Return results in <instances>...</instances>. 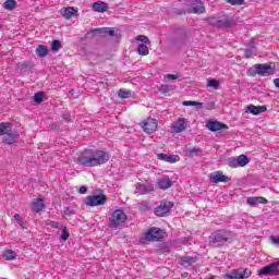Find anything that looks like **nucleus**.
Masks as SVG:
<instances>
[{"label":"nucleus","mask_w":279,"mask_h":279,"mask_svg":"<svg viewBox=\"0 0 279 279\" xmlns=\"http://www.w3.org/2000/svg\"><path fill=\"white\" fill-rule=\"evenodd\" d=\"M61 14L66 20L73 19V16H77V8H75V7L64 8V9H62Z\"/></svg>","instance_id":"a211bd4d"},{"label":"nucleus","mask_w":279,"mask_h":279,"mask_svg":"<svg viewBox=\"0 0 279 279\" xmlns=\"http://www.w3.org/2000/svg\"><path fill=\"white\" fill-rule=\"evenodd\" d=\"M246 110L247 112H251V114L258 116L263 112H267V107L250 105L247 106Z\"/></svg>","instance_id":"6ab92c4d"},{"label":"nucleus","mask_w":279,"mask_h":279,"mask_svg":"<svg viewBox=\"0 0 279 279\" xmlns=\"http://www.w3.org/2000/svg\"><path fill=\"white\" fill-rule=\"evenodd\" d=\"M108 202V196L106 194H96V195H89L86 196L83 199V204L85 206H104Z\"/></svg>","instance_id":"423d86ee"},{"label":"nucleus","mask_w":279,"mask_h":279,"mask_svg":"<svg viewBox=\"0 0 279 279\" xmlns=\"http://www.w3.org/2000/svg\"><path fill=\"white\" fill-rule=\"evenodd\" d=\"M230 177L225 175L222 171H216L210 175V182L214 184H219V182H230Z\"/></svg>","instance_id":"4468645a"},{"label":"nucleus","mask_w":279,"mask_h":279,"mask_svg":"<svg viewBox=\"0 0 279 279\" xmlns=\"http://www.w3.org/2000/svg\"><path fill=\"white\" fill-rule=\"evenodd\" d=\"M33 208L34 210H45L46 205H45V199L41 197L34 198L33 199Z\"/></svg>","instance_id":"a878e982"},{"label":"nucleus","mask_w":279,"mask_h":279,"mask_svg":"<svg viewBox=\"0 0 279 279\" xmlns=\"http://www.w3.org/2000/svg\"><path fill=\"white\" fill-rule=\"evenodd\" d=\"M269 241L270 243H272V245L279 247V235H270Z\"/></svg>","instance_id":"8fccbe9b"},{"label":"nucleus","mask_w":279,"mask_h":279,"mask_svg":"<svg viewBox=\"0 0 279 279\" xmlns=\"http://www.w3.org/2000/svg\"><path fill=\"white\" fill-rule=\"evenodd\" d=\"M172 129L175 134L184 132V130H186V120L184 118H179L177 121L172 123Z\"/></svg>","instance_id":"2eb2a0df"},{"label":"nucleus","mask_w":279,"mask_h":279,"mask_svg":"<svg viewBox=\"0 0 279 279\" xmlns=\"http://www.w3.org/2000/svg\"><path fill=\"white\" fill-rule=\"evenodd\" d=\"M206 128L210 132H219L221 130H228L229 129L228 124L219 122V121H215V120H208L206 122Z\"/></svg>","instance_id":"9b49d317"},{"label":"nucleus","mask_w":279,"mask_h":279,"mask_svg":"<svg viewBox=\"0 0 279 279\" xmlns=\"http://www.w3.org/2000/svg\"><path fill=\"white\" fill-rule=\"evenodd\" d=\"M170 208H178L175 203L169 201H161L160 205L155 207V210H169Z\"/></svg>","instance_id":"b1692460"},{"label":"nucleus","mask_w":279,"mask_h":279,"mask_svg":"<svg viewBox=\"0 0 279 279\" xmlns=\"http://www.w3.org/2000/svg\"><path fill=\"white\" fill-rule=\"evenodd\" d=\"M140 195H149V193H154V184L147 183V184H140L138 187Z\"/></svg>","instance_id":"aec40b11"},{"label":"nucleus","mask_w":279,"mask_h":279,"mask_svg":"<svg viewBox=\"0 0 279 279\" xmlns=\"http://www.w3.org/2000/svg\"><path fill=\"white\" fill-rule=\"evenodd\" d=\"M1 136L4 145H14V143H19V132L16 131L1 134Z\"/></svg>","instance_id":"f8f14e48"},{"label":"nucleus","mask_w":279,"mask_h":279,"mask_svg":"<svg viewBox=\"0 0 279 279\" xmlns=\"http://www.w3.org/2000/svg\"><path fill=\"white\" fill-rule=\"evenodd\" d=\"M70 93L72 94V93H73V89H72V90H70Z\"/></svg>","instance_id":"e2e57ef3"},{"label":"nucleus","mask_w":279,"mask_h":279,"mask_svg":"<svg viewBox=\"0 0 279 279\" xmlns=\"http://www.w3.org/2000/svg\"><path fill=\"white\" fill-rule=\"evenodd\" d=\"M118 96L121 97V99H129V97L132 96V92L125 90V89H120L118 92Z\"/></svg>","instance_id":"c03bdc74"},{"label":"nucleus","mask_w":279,"mask_h":279,"mask_svg":"<svg viewBox=\"0 0 279 279\" xmlns=\"http://www.w3.org/2000/svg\"><path fill=\"white\" fill-rule=\"evenodd\" d=\"M136 51L140 56H149V47H147V44H140Z\"/></svg>","instance_id":"c85d7f7f"},{"label":"nucleus","mask_w":279,"mask_h":279,"mask_svg":"<svg viewBox=\"0 0 279 279\" xmlns=\"http://www.w3.org/2000/svg\"><path fill=\"white\" fill-rule=\"evenodd\" d=\"M252 276V271L247 268L233 269L225 275V279H247Z\"/></svg>","instance_id":"0eeeda50"},{"label":"nucleus","mask_w":279,"mask_h":279,"mask_svg":"<svg viewBox=\"0 0 279 279\" xmlns=\"http://www.w3.org/2000/svg\"><path fill=\"white\" fill-rule=\"evenodd\" d=\"M208 25H211L213 27H216L218 29L219 25V17L210 16L206 19Z\"/></svg>","instance_id":"4c0bfd02"},{"label":"nucleus","mask_w":279,"mask_h":279,"mask_svg":"<svg viewBox=\"0 0 279 279\" xmlns=\"http://www.w3.org/2000/svg\"><path fill=\"white\" fill-rule=\"evenodd\" d=\"M157 158H158V160H163V162H170V165H173V162H178V160H180V156L167 155L165 153L158 154Z\"/></svg>","instance_id":"dca6fc26"},{"label":"nucleus","mask_w":279,"mask_h":279,"mask_svg":"<svg viewBox=\"0 0 279 279\" xmlns=\"http://www.w3.org/2000/svg\"><path fill=\"white\" fill-rule=\"evenodd\" d=\"M151 209V205L148 202H143L140 204V210H149Z\"/></svg>","instance_id":"3c124183"},{"label":"nucleus","mask_w":279,"mask_h":279,"mask_svg":"<svg viewBox=\"0 0 279 279\" xmlns=\"http://www.w3.org/2000/svg\"><path fill=\"white\" fill-rule=\"evenodd\" d=\"M178 14H186V12H184V11H180Z\"/></svg>","instance_id":"052dcab7"},{"label":"nucleus","mask_w":279,"mask_h":279,"mask_svg":"<svg viewBox=\"0 0 279 279\" xmlns=\"http://www.w3.org/2000/svg\"><path fill=\"white\" fill-rule=\"evenodd\" d=\"M14 220L19 223V226H20L23 230H27V221L23 220V218L21 217V215L15 214V215H14Z\"/></svg>","instance_id":"72a5a7b5"},{"label":"nucleus","mask_w":279,"mask_h":279,"mask_svg":"<svg viewBox=\"0 0 279 279\" xmlns=\"http://www.w3.org/2000/svg\"><path fill=\"white\" fill-rule=\"evenodd\" d=\"M235 158L238 160V167H245L246 165H250V158L245 155H240Z\"/></svg>","instance_id":"7c9ffc66"},{"label":"nucleus","mask_w":279,"mask_h":279,"mask_svg":"<svg viewBox=\"0 0 279 279\" xmlns=\"http://www.w3.org/2000/svg\"><path fill=\"white\" fill-rule=\"evenodd\" d=\"M4 10H9V12H12L16 8V0H7L3 3Z\"/></svg>","instance_id":"f704fd0d"},{"label":"nucleus","mask_w":279,"mask_h":279,"mask_svg":"<svg viewBox=\"0 0 279 279\" xmlns=\"http://www.w3.org/2000/svg\"><path fill=\"white\" fill-rule=\"evenodd\" d=\"M125 221H128V215L123 210H114L109 217V228H121Z\"/></svg>","instance_id":"20e7f679"},{"label":"nucleus","mask_w":279,"mask_h":279,"mask_svg":"<svg viewBox=\"0 0 279 279\" xmlns=\"http://www.w3.org/2000/svg\"><path fill=\"white\" fill-rule=\"evenodd\" d=\"M51 130H53L56 132V131L60 130V125L51 124Z\"/></svg>","instance_id":"4d7b16f0"},{"label":"nucleus","mask_w":279,"mask_h":279,"mask_svg":"<svg viewBox=\"0 0 279 279\" xmlns=\"http://www.w3.org/2000/svg\"><path fill=\"white\" fill-rule=\"evenodd\" d=\"M254 56V51L252 49L244 50V58H252Z\"/></svg>","instance_id":"603ef678"},{"label":"nucleus","mask_w":279,"mask_h":279,"mask_svg":"<svg viewBox=\"0 0 279 279\" xmlns=\"http://www.w3.org/2000/svg\"><path fill=\"white\" fill-rule=\"evenodd\" d=\"M62 120L63 121H66V123H70L71 122V113H65L62 116Z\"/></svg>","instance_id":"5fc2aeb1"},{"label":"nucleus","mask_w":279,"mask_h":279,"mask_svg":"<svg viewBox=\"0 0 279 279\" xmlns=\"http://www.w3.org/2000/svg\"><path fill=\"white\" fill-rule=\"evenodd\" d=\"M46 226H51L56 230H61L64 227V225H62L61 222L53 220H46Z\"/></svg>","instance_id":"e433bc0d"},{"label":"nucleus","mask_w":279,"mask_h":279,"mask_svg":"<svg viewBox=\"0 0 279 279\" xmlns=\"http://www.w3.org/2000/svg\"><path fill=\"white\" fill-rule=\"evenodd\" d=\"M190 12L192 14H204V12H206V8L204 7L203 2H199L198 5L193 7L192 9H190Z\"/></svg>","instance_id":"cd10ccee"},{"label":"nucleus","mask_w":279,"mask_h":279,"mask_svg":"<svg viewBox=\"0 0 279 279\" xmlns=\"http://www.w3.org/2000/svg\"><path fill=\"white\" fill-rule=\"evenodd\" d=\"M3 258H5V260H14L16 258V252L12 250L4 251Z\"/></svg>","instance_id":"c9c22d12"},{"label":"nucleus","mask_w":279,"mask_h":279,"mask_svg":"<svg viewBox=\"0 0 279 279\" xmlns=\"http://www.w3.org/2000/svg\"><path fill=\"white\" fill-rule=\"evenodd\" d=\"M87 36H114V29L110 27H100V28H93L87 32Z\"/></svg>","instance_id":"1a4fd4ad"},{"label":"nucleus","mask_w":279,"mask_h":279,"mask_svg":"<svg viewBox=\"0 0 279 279\" xmlns=\"http://www.w3.org/2000/svg\"><path fill=\"white\" fill-rule=\"evenodd\" d=\"M186 156L190 158H195V156H202L203 151L199 147H187L185 146Z\"/></svg>","instance_id":"4be33fe9"},{"label":"nucleus","mask_w":279,"mask_h":279,"mask_svg":"<svg viewBox=\"0 0 279 279\" xmlns=\"http://www.w3.org/2000/svg\"><path fill=\"white\" fill-rule=\"evenodd\" d=\"M234 25H236V22L228 15L218 17V29H230V27H234Z\"/></svg>","instance_id":"9d476101"},{"label":"nucleus","mask_w":279,"mask_h":279,"mask_svg":"<svg viewBox=\"0 0 279 279\" xmlns=\"http://www.w3.org/2000/svg\"><path fill=\"white\" fill-rule=\"evenodd\" d=\"M193 263H195V258H193V257H182L181 258V265H183V266L191 267V265H193Z\"/></svg>","instance_id":"ea45409f"},{"label":"nucleus","mask_w":279,"mask_h":279,"mask_svg":"<svg viewBox=\"0 0 279 279\" xmlns=\"http://www.w3.org/2000/svg\"><path fill=\"white\" fill-rule=\"evenodd\" d=\"M189 241H191V238H183L181 240V243H189Z\"/></svg>","instance_id":"13d9d810"},{"label":"nucleus","mask_w":279,"mask_h":279,"mask_svg":"<svg viewBox=\"0 0 279 279\" xmlns=\"http://www.w3.org/2000/svg\"><path fill=\"white\" fill-rule=\"evenodd\" d=\"M157 184L161 191H167V189H171L173 186L171 179H159Z\"/></svg>","instance_id":"5701e85b"},{"label":"nucleus","mask_w":279,"mask_h":279,"mask_svg":"<svg viewBox=\"0 0 279 279\" xmlns=\"http://www.w3.org/2000/svg\"><path fill=\"white\" fill-rule=\"evenodd\" d=\"M12 128L13 125L11 122H1V134H10V132H14Z\"/></svg>","instance_id":"c756f323"},{"label":"nucleus","mask_w":279,"mask_h":279,"mask_svg":"<svg viewBox=\"0 0 279 279\" xmlns=\"http://www.w3.org/2000/svg\"><path fill=\"white\" fill-rule=\"evenodd\" d=\"M183 106H196L197 110H202L204 108V102H197L195 100H184L182 102Z\"/></svg>","instance_id":"473e14b6"},{"label":"nucleus","mask_w":279,"mask_h":279,"mask_svg":"<svg viewBox=\"0 0 279 279\" xmlns=\"http://www.w3.org/2000/svg\"><path fill=\"white\" fill-rule=\"evenodd\" d=\"M169 213H171L170 210H155V215H157V217H169Z\"/></svg>","instance_id":"09e8293b"},{"label":"nucleus","mask_w":279,"mask_h":279,"mask_svg":"<svg viewBox=\"0 0 279 279\" xmlns=\"http://www.w3.org/2000/svg\"><path fill=\"white\" fill-rule=\"evenodd\" d=\"M65 210H69V207H66Z\"/></svg>","instance_id":"0e129e2a"},{"label":"nucleus","mask_w":279,"mask_h":279,"mask_svg":"<svg viewBox=\"0 0 279 279\" xmlns=\"http://www.w3.org/2000/svg\"><path fill=\"white\" fill-rule=\"evenodd\" d=\"M227 163L229 167H231V169H236V167H239V162L236 157H230L227 159Z\"/></svg>","instance_id":"79ce46f5"},{"label":"nucleus","mask_w":279,"mask_h":279,"mask_svg":"<svg viewBox=\"0 0 279 279\" xmlns=\"http://www.w3.org/2000/svg\"><path fill=\"white\" fill-rule=\"evenodd\" d=\"M165 236V231L158 228H150L144 236L140 239L141 243H149L151 241H160Z\"/></svg>","instance_id":"39448f33"},{"label":"nucleus","mask_w":279,"mask_h":279,"mask_svg":"<svg viewBox=\"0 0 279 279\" xmlns=\"http://www.w3.org/2000/svg\"><path fill=\"white\" fill-rule=\"evenodd\" d=\"M231 5H245V0H227Z\"/></svg>","instance_id":"de8ad7c7"},{"label":"nucleus","mask_w":279,"mask_h":279,"mask_svg":"<svg viewBox=\"0 0 279 279\" xmlns=\"http://www.w3.org/2000/svg\"><path fill=\"white\" fill-rule=\"evenodd\" d=\"M232 241V232L226 230H218L209 235V245L211 247H221L226 243Z\"/></svg>","instance_id":"7ed1b4c3"},{"label":"nucleus","mask_w":279,"mask_h":279,"mask_svg":"<svg viewBox=\"0 0 279 279\" xmlns=\"http://www.w3.org/2000/svg\"><path fill=\"white\" fill-rule=\"evenodd\" d=\"M110 160V154L101 149H84L77 157L76 162L82 167H99Z\"/></svg>","instance_id":"f257e3e1"},{"label":"nucleus","mask_w":279,"mask_h":279,"mask_svg":"<svg viewBox=\"0 0 279 279\" xmlns=\"http://www.w3.org/2000/svg\"><path fill=\"white\" fill-rule=\"evenodd\" d=\"M272 63H257L254 64L251 69L247 70V75L250 77H256L260 75L262 77H267L276 73V66L271 65Z\"/></svg>","instance_id":"f03ea898"},{"label":"nucleus","mask_w":279,"mask_h":279,"mask_svg":"<svg viewBox=\"0 0 279 279\" xmlns=\"http://www.w3.org/2000/svg\"><path fill=\"white\" fill-rule=\"evenodd\" d=\"M207 86H209V88H215V90H217V88H219V81L215 78L208 80Z\"/></svg>","instance_id":"49530a36"},{"label":"nucleus","mask_w":279,"mask_h":279,"mask_svg":"<svg viewBox=\"0 0 279 279\" xmlns=\"http://www.w3.org/2000/svg\"><path fill=\"white\" fill-rule=\"evenodd\" d=\"M116 210H122L121 208H117Z\"/></svg>","instance_id":"680f3d73"},{"label":"nucleus","mask_w":279,"mask_h":279,"mask_svg":"<svg viewBox=\"0 0 279 279\" xmlns=\"http://www.w3.org/2000/svg\"><path fill=\"white\" fill-rule=\"evenodd\" d=\"M60 49H62V43L58 39L52 40L51 51H60Z\"/></svg>","instance_id":"a19ab883"},{"label":"nucleus","mask_w":279,"mask_h":279,"mask_svg":"<svg viewBox=\"0 0 279 279\" xmlns=\"http://www.w3.org/2000/svg\"><path fill=\"white\" fill-rule=\"evenodd\" d=\"M135 40H137L138 43H142V45H151V41H149V38L145 35L136 36Z\"/></svg>","instance_id":"58836bf2"},{"label":"nucleus","mask_w":279,"mask_h":279,"mask_svg":"<svg viewBox=\"0 0 279 279\" xmlns=\"http://www.w3.org/2000/svg\"><path fill=\"white\" fill-rule=\"evenodd\" d=\"M60 230H61V235H60L61 241H68L70 236L69 229L63 226L62 229Z\"/></svg>","instance_id":"a18cd8bd"},{"label":"nucleus","mask_w":279,"mask_h":279,"mask_svg":"<svg viewBox=\"0 0 279 279\" xmlns=\"http://www.w3.org/2000/svg\"><path fill=\"white\" fill-rule=\"evenodd\" d=\"M259 276H279V262H274L258 271Z\"/></svg>","instance_id":"6e6552de"},{"label":"nucleus","mask_w":279,"mask_h":279,"mask_svg":"<svg viewBox=\"0 0 279 279\" xmlns=\"http://www.w3.org/2000/svg\"><path fill=\"white\" fill-rule=\"evenodd\" d=\"M166 77L167 80H178V77H180V74H167Z\"/></svg>","instance_id":"864d4df0"},{"label":"nucleus","mask_w":279,"mask_h":279,"mask_svg":"<svg viewBox=\"0 0 279 279\" xmlns=\"http://www.w3.org/2000/svg\"><path fill=\"white\" fill-rule=\"evenodd\" d=\"M34 101L35 104H40L41 101H45V93L38 92L34 95Z\"/></svg>","instance_id":"37998d69"},{"label":"nucleus","mask_w":279,"mask_h":279,"mask_svg":"<svg viewBox=\"0 0 279 279\" xmlns=\"http://www.w3.org/2000/svg\"><path fill=\"white\" fill-rule=\"evenodd\" d=\"M35 53L38 58H47L49 56V48L45 45L37 46Z\"/></svg>","instance_id":"393cba45"},{"label":"nucleus","mask_w":279,"mask_h":279,"mask_svg":"<svg viewBox=\"0 0 279 279\" xmlns=\"http://www.w3.org/2000/svg\"><path fill=\"white\" fill-rule=\"evenodd\" d=\"M269 201H267V198L263 197V196H251L247 197L246 199V204H248V206H258V204H268Z\"/></svg>","instance_id":"f3484780"},{"label":"nucleus","mask_w":279,"mask_h":279,"mask_svg":"<svg viewBox=\"0 0 279 279\" xmlns=\"http://www.w3.org/2000/svg\"><path fill=\"white\" fill-rule=\"evenodd\" d=\"M78 193H81V195H84V194L88 193V187L81 186L80 190H78Z\"/></svg>","instance_id":"6e6d98bb"},{"label":"nucleus","mask_w":279,"mask_h":279,"mask_svg":"<svg viewBox=\"0 0 279 279\" xmlns=\"http://www.w3.org/2000/svg\"><path fill=\"white\" fill-rule=\"evenodd\" d=\"M156 130H158V120L148 118V121L144 122V132H146V134H154Z\"/></svg>","instance_id":"ddd939ff"},{"label":"nucleus","mask_w":279,"mask_h":279,"mask_svg":"<svg viewBox=\"0 0 279 279\" xmlns=\"http://www.w3.org/2000/svg\"><path fill=\"white\" fill-rule=\"evenodd\" d=\"M20 70L23 73H26V71L34 70V62L33 61H24V62L20 63Z\"/></svg>","instance_id":"bb28decb"},{"label":"nucleus","mask_w":279,"mask_h":279,"mask_svg":"<svg viewBox=\"0 0 279 279\" xmlns=\"http://www.w3.org/2000/svg\"><path fill=\"white\" fill-rule=\"evenodd\" d=\"M92 10L94 12H100V13L108 12V3L104 1L94 2L92 4Z\"/></svg>","instance_id":"412c9836"},{"label":"nucleus","mask_w":279,"mask_h":279,"mask_svg":"<svg viewBox=\"0 0 279 279\" xmlns=\"http://www.w3.org/2000/svg\"><path fill=\"white\" fill-rule=\"evenodd\" d=\"M64 215H73V211L72 210H65Z\"/></svg>","instance_id":"bf43d9fd"},{"label":"nucleus","mask_w":279,"mask_h":279,"mask_svg":"<svg viewBox=\"0 0 279 279\" xmlns=\"http://www.w3.org/2000/svg\"><path fill=\"white\" fill-rule=\"evenodd\" d=\"M159 93H162L163 95L167 93H171V90H175V86L173 85H167V84H161L158 87Z\"/></svg>","instance_id":"2f4dec72"}]
</instances>
